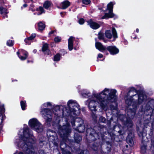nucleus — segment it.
<instances>
[{
	"label": "nucleus",
	"mask_w": 154,
	"mask_h": 154,
	"mask_svg": "<svg viewBox=\"0 0 154 154\" xmlns=\"http://www.w3.org/2000/svg\"><path fill=\"white\" fill-rule=\"evenodd\" d=\"M125 103L130 106L129 111L127 113L129 118L125 123V126L131 128L133 124L131 119H133L135 114L136 107L145 103L147 100L146 95L143 93L137 94V90L134 87H131L125 98Z\"/></svg>",
	"instance_id": "nucleus-2"
},
{
	"label": "nucleus",
	"mask_w": 154,
	"mask_h": 154,
	"mask_svg": "<svg viewBox=\"0 0 154 154\" xmlns=\"http://www.w3.org/2000/svg\"><path fill=\"white\" fill-rule=\"evenodd\" d=\"M75 38L72 36L70 37L68 40V48L69 50L71 51L73 48L75 50L78 49V48L75 46L73 48V43L75 41Z\"/></svg>",
	"instance_id": "nucleus-15"
},
{
	"label": "nucleus",
	"mask_w": 154,
	"mask_h": 154,
	"mask_svg": "<svg viewBox=\"0 0 154 154\" xmlns=\"http://www.w3.org/2000/svg\"><path fill=\"white\" fill-rule=\"evenodd\" d=\"M95 45L96 48L101 52L103 51L106 49V47L103 45L100 42H96Z\"/></svg>",
	"instance_id": "nucleus-18"
},
{
	"label": "nucleus",
	"mask_w": 154,
	"mask_h": 154,
	"mask_svg": "<svg viewBox=\"0 0 154 154\" xmlns=\"http://www.w3.org/2000/svg\"><path fill=\"white\" fill-rule=\"evenodd\" d=\"M55 134V132L51 130H49L47 131V136L49 137V140L57 145V142L58 141V140L57 136H54V134Z\"/></svg>",
	"instance_id": "nucleus-11"
},
{
	"label": "nucleus",
	"mask_w": 154,
	"mask_h": 154,
	"mask_svg": "<svg viewBox=\"0 0 154 154\" xmlns=\"http://www.w3.org/2000/svg\"><path fill=\"white\" fill-rule=\"evenodd\" d=\"M136 38H137L136 36H135L134 38V39H136Z\"/></svg>",
	"instance_id": "nucleus-48"
},
{
	"label": "nucleus",
	"mask_w": 154,
	"mask_h": 154,
	"mask_svg": "<svg viewBox=\"0 0 154 154\" xmlns=\"http://www.w3.org/2000/svg\"><path fill=\"white\" fill-rule=\"evenodd\" d=\"M154 109V99L149 100L146 103L142 106L141 111L144 112L146 115L152 114L153 110Z\"/></svg>",
	"instance_id": "nucleus-8"
},
{
	"label": "nucleus",
	"mask_w": 154,
	"mask_h": 154,
	"mask_svg": "<svg viewBox=\"0 0 154 154\" xmlns=\"http://www.w3.org/2000/svg\"><path fill=\"white\" fill-rule=\"evenodd\" d=\"M52 106V103L50 102H47L43 104L41 106V114L42 116L45 119L46 122L48 125H50L52 120V116L53 113L52 111H53L54 114L57 116L56 121L57 123H59V116L60 115V109H62L64 107L62 105L56 106L53 109L47 108H44V107H50Z\"/></svg>",
	"instance_id": "nucleus-5"
},
{
	"label": "nucleus",
	"mask_w": 154,
	"mask_h": 154,
	"mask_svg": "<svg viewBox=\"0 0 154 154\" xmlns=\"http://www.w3.org/2000/svg\"><path fill=\"white\" fill-rule=\"evenodd\" d=\"M79 154H89V153L88 151L85 150L81 151L80 153Z\"/></svg>",
	"instance_id": "nucleus-36"
},
{
	"label": "nucleus",
	"mask_w": 154,
	"mask_h": 154,
	"mask_svg": "<svg viewBox=\"0 0 154 154\" xmlns=\"http://www.w3.org/2000/svg\"><path fill=\"white\" fill-rule=\"evenodd\" d=\"M60 147L62 151V154H72L68 150H72L71 147L66 145V143H64L63 144L61 143L60 145Z\"/></svg>",
	"instance_id": "nucleus-13"
},
{
	"label": "nucleus",
	"mask_w": 154,
	"mask_h": 154,
	"mask_svg": "<svg viewBox=\"0 0 154 154\" xmlns=\"http://www.w3.org/2000/svg\"><path fill=\"white\" fill-rule=\"evenodd\" d=\"M36 11L38 12V15H41L42 14L45 13V11L43 8L41 7H40L38 8H37Z\"/></svg>",
	"instance_id": "nucleus-26"
},
{
	"label": "nucleus",
	"mask_w": 154,
	"mask_h": 154,
	"mask_svg": "<svg viewBox=\"0 0 154 154\" xmlns=\"http://www.w3.org/2000/svg\"><path fill=\"white\" fill-rule=\"evenodd\" d=\"M31 1L32 2V0H31Z\"/></svg>",
	"instance_id": "nucleus-54"
},
{
	"label": "nucleus",
	"mask_w": 154,
	"mask_h": 154,
	"mask_svg": "<svg viewBox=\"0 0 154 154\" xmlns=\"http://www.w3.org/2000/svg\"><path fill=\"white\" fill-rule=\"evenodd\" d=\"M86 132L87 134L89 132V134L91 136H93L94 137H96V140L97 138L99 139L100 137L102 138L103 137V134H99L98 133H96L94 130L92 128H89L86 130Z\"/></svg>",
	"instance_id": "nucleus-12"
},
{
	"label": "nucleus",
	"mask_w": 154,
	"mask_h": 154,
	"mask_svg": "<svg viewBox=\"0 0 154 154\" xmlns=\"http://www.w3.org/2000/svg\"><path fill=\"white\" fill-rule=\"evenodd\" d=\"M121 117H123V115H121Z\"/></svg>",
	"instance_id": "nucleus-49"
},
{
	"label": "nucleus",
	"mask_w": 154,
	"mask_h": 154,
	"mask_svg": "<svg viewBox=\"0 0 154 154\" xmlns=\"http://www.w3.org/2000/svg\"><path fill=\"white\" fill-rule=\"evenodd\" d=\"M34 7V5H33L32 4V5H30V8H33Z\"/></svg>",
	"instance_id": "nucleus-46"
},
{
	"label": "nucleus",
	"mask_w": 154,
	"mask_h": 154,
	"mask_svg": "<svg viewBox=\"0 0 154 154\" xmlns=\"http://www.w3.org/2000/svg\"><path fill=\"white\" fill-rule=\"evenodd\" d=\"M111 55H114L118 54L119 52V50L115 46H110L106 48Z\"/></svg>",
	"instance_id": "nucleus-16"
},
{
	"label": "nucleus",
	"mask_w": 154,
	"mask_h": 154,
	"mask_svg": "<svg viewBox=\"0 0 154 154\" xmlns=\"http://www.w3.org/2000/svg\"><path fill=\"white\" fill-rule=\"evenodd\" d=\"M99 121L100 122L104 123L106 121V119L104 117L101 116L99 118Z\"/></svg>",
	"instance_id": "nucleus-33"
},
{
	"label": "nucleus",
	"mask_w": 154,
	"mask_h": 154,
	"mask_svg": "<svg viewBox=\"0 0 154 154\" xmlns=\"http://www.w3.org/2000/svg\"><path fill=\"white\" fill-rule=\"evenodd\" d=\"M57 154H60V152H58Z\"/></svg>",
	"instance_id": "nucleus-50"
},
{
	"label": "nucleus",
	"mask_w": 154,
	"mask_h": 154,
	"mask_svg": "<svg viewBox=\"0 0 154 154\" xmlns=\"http://www.w3.org/2000/svg\"><path fill=\"white\" fill-rule=\"evenodd\" d=\"M0 13L4 18H7V9L2 7H0Z\"/></svg>",
	"instance_id": "nucleus-20"
},
{
	"label": "nucleus",
	"mask_w": 154,
	"mask_h": 154,
	"mask_svg": "<svg viewBox=\"0 0 154 154\" xmlns=\"http://www.w3.org/2000/svg\"><path fill=\"white\" fill-rule=\"evenodd\" d=\"M29 10H31L33 12L35 11L34 9H33L32 8H30Z\"/></svg>",
	"instance_id": "nucleus-43"
},
{
	"label": "nucleus",
	"mask_w": 154,
	"mask_h": 154,
	"mask_svg": "<svg viewBox=\"0 0 154 154\" xmlns=\"http://www.w3.org/2000/svg\"><path fill=\"white\" fill-rule=\"evenodd\" d=\"M88 25L93 29H96L99 28L100 25L97 23L93 21L91 19L87 21Z\"/></svg>",
	"instance_id": "nucleus-17"
},
{
	"label": "nucleus",
	"mask_w": 154,
	"mask_h": 154,
	"mask_svg": "<svg viewBox=\"0 0 154 154\" xmlns=\"http://www.w3.org/2000/svg\"><path fill=\"white\" fill-rule=\"evenodd\" d=\"M103 55L101 54H99L98 55V56L97 57V61H98V58H102L103 57Z\"/></svg>",
	"instance_id": "nucleus-38"
},
{
	"label": "nucleus",
	"mask_w": 154,
	"mask_h": 154,
	"mask_svg": "<svg viewBox=\"0 0 154 154\" xmlns=\"http://www.w3.org/2000/svg\"><path fill=\"white\" fill-rule=\"evenodd\" d=\"M54 31H51L49 33V35H51L52 34H53L54 33Z\"/></svg>",
	"instance_id": "nucleus-42"
},
{
	"label": "nucleus",
	"mask_w": 154,
	"mask_h": 154,
	"mask_svg": "<svg viewBox=\"0 0 154 154\" xmlns=\"http://www.w3.org/2000/svg\"><path fill=\"white\" fill-rule=\"evenodd\" d=\"M78 116L69 120L66 119L65 120L66 125L60 127L59 131L60 136L62 138L63 141L67 143L68 140V137L71 132V129L69 122H70L73 128L76 131L79 133L84 132L85 129V127L82 119Z\"/></svg>",
	"instance_id": "nucleus-4"
},
{
	"label": "nucleus",
	"mask_w": 154,
	"mask_h": 154,
	"mask_svg": "<svg viewBox=\"0 0 154 154\" xmlns=\"http://www.w3.org/2000/svg\"><path fill=\"white\" fill-rule=\"evenodd\" d=\"M115 3L110 2L107 6V8L106 11H108V13H106L104 16H103L102 18L103 19H108L109 18H112L114 16V14L112 13V9L113 6Z\"/></svg>",
	"instance_id": "nucleus-9"
},
{
	"label": "nucleus",
	"mask_w": 154,
	"mask_h": 154,
	"mask_svg": "<svg viewBox=\"0 0 154 154\" xmlns=\"http://www.w3.org/2000/svg\"><path fill=\"white\" fill-rule=\"evenodd\" d=\"M136 32H137V33H138L139 32V29H138L137 28L136 29Z\"/></svg>",
	"instance_id": "nucleus-45"
},
{
	"label": "nucleus",
	"mask_w": 154,
	"mask_h": 154,
	"mask_svg": "<svg viewBox=\"0 0 154 154\" xmlns=\"http://www.w3.org/2000/svg\"><path fill=\"white\" fill-rule=\"evenodd\" d=\"M7 44L8 46H11L13 45L14 43L12 40H9L7 41Z\"/></svg>",
	"instance_id": "nucleus-30"
},
{
	"label": "nucleus",
	"mask_w": 154,
	"mask_h": 154,
	"mask_svg": "<svg viewBox=\"0 0 154 154\" xmlns=\"http://www.w3.org/2000/svg\"><path fill=\"white\" fill-rule=\"evenodd\" d=\"M14 154H16V153H14Z\"/></svg>",
	"instance_id": "nucleus-53"
},
{
	"label": "nucleus",
	"mask_w": 154,
	"mask_h": 154,
	"mask_svg": "<svg viewBox=\"0 0 154 154\" xmlns=\"http://www.w3.org/2000/svg\"><path fill=\"white\" fill-rule=\"evenodd\" d=\"M82 2L83 4L85 5H88L91 2L90 0H82Z\"/></svg>",
	"instance_id": "nucleus-34"
},
{
	"label": "nucleus",
	"mask_w": 154,
	"mask_h": 154,
	"mask_svg": "<svg viewBox=\"0 0 154 154\" xmlns=\"http://www.w3.org/2000/svg\"><path fill=\"white\" fill-rule=\"evenodd\" d=\"M84 22V20L82 18L80 19L79 21V23L80 24H82Z\"/></svg>",
	"instance_id": "nucleus-37"
},
{
	"label": "nucleus",
	"mask_w": 154,
	"mask_h": 154,
	"mask_svg": "<svg viewBox=\"0 0 154 154\" xmlns=\"http://www.w3.org/2000/svg\"><path fill=\"white\" fill-rule=\"evenodd\" d=\"M38 29L39 30H42L45 28V24L42 22H40L38 23Z\"/></svg>",
	"instance_id": "nucleus-24"
},
{
	"label": "nucleus",
	"mask_w": 154,
	"mask_h": 154,
	"mask_svg": "<svg viewBox=\"0 0 154 154\" xmlns=\"http://www.w3.org/2000/svg\"><path fill=\"white\" fill-rule=\"evenodd\" d=\"M61 55L59 54H57L54 56V60L55 61H59L60 59Z\"/></svg>",
	"instance_id": "nucleus-25"
},
{
	"label": "nucleus",
	"mask_w": 154,
	"mask_h": 154,
	"mask_svg": "<svg viewBox=\"0 0 154 154\" xmlns=\"http://www.w3.org/2000/svg\"><path fill=\"white\" fill-rule=\"evenodd\" d=\"M145 152V150H144V152Z\"/></svg>",
	"instance_id": "nucleus-52"
},
{
	"label": "nucleus",
	"mask_w": 154,
	"mask_h": 154,
	"mask_svg": "<svg viewBox=\"0 0 154 154\" xmlns=\"http://www.w3.org/2000/svg\"><path fill=\"white\" fill-rule=\"evenodd\" d=\"M27 5L26 4H25L23 5V6L21 7V8L22 9L23 8H26V7H27Z\"/></svg>",
	"instance_id": "nucleus-41"
},
{
	"label": "nucleus",
	"mask_w": 154,
	"mask_h": 154,
	"mask_svg": "<svg viewBox=\"0 0 154 154\" xmlns=\"http://www.w3.org/2000/svg\"><path fill=\"white\" fill-rule=\"evenodd\" d=\"M35 36L36 35L35 34H32L28 38L32 41V40L33 39Z\"/></svg>",
	"instance_id": "nucleus-35"
},
{
	"label": "nucleus",
	"mask_w": 154,
	"mask_h": 154,
	"mask_svg": "<svg viewBox=\"0 0 154 154\" xmlns=\"http://www.w3.org/2000/svg\"><path fill=\"white\" fill-rule=\"evenodd\" d=\"M26 127L21 129L18 133L19 139H17L15 144L19 148L21 149L25 154H35L34 139L32 131L26 125Z\"/></svg>",
	"instance_id": "nucleus-3"
},
{
	"label": "nucleus",
	"mask_w": 154,
	"mask_h": 154,
	"mask_svg": "<svg viewBox=\"0 0 154 154\" xmlns=\"http://www.w3.org/2000/svg\"><path fill=\"white\" fill-rule=\"evenodd\" d=\"M48 45L46 43L43 45L42 51L45 54L49 55L50 54V51L48 49Z\"/></svg>",
	"instance_id": "nucleus-19"
},
{
	"label": "nucleus",
	"mask_w": 154,
	"mask_h": 154,
	"mask_svg": "<svg viewBox=\"0 0 154 154\" xmlns=\"http://www.w3.org/2000/svg\"><path fill=\"white\" fill-rule=\"evenodd\" d=\"M126 141L130 146H132L133 145L134 142L133 138L132 137H130L129 135L127 137Z\"/></svg>",
	"instance_id": "nucleus-22"
},
{
	"label": "nucleus",
	"mask_w": 154,
	"mask_h": 154,
	"mask_svg": "<svg viewBox=\"0 0 154 154\" xmlns=\"http://www.w3.org/2000/svg\"><path fill=\"white\" fill-rule=\"evenodd\" d=\"M18 154H23V153L22 152H20Z\"/></svg>",
	"instance_id": "nucleus-47"
},
{
	"label": "nucleus",
	"mask_w": 154,
	"mask_h": 154,
	"mask_svg": "<svg viewBox=\"0 0 154 154\" xmlns=\"http://www.w3.org/2000/svg\"><path fill=\"white\" fill-rule=\"evenodd\" d=\"M112 33L110 30H106L105 31V35L106 37L109 39H111L113 37V41H114L118 38L117 32L115 29L112 28Z\"/></svg>",
	"instance_id": "nucleus-10"
},
{
	"label": "nucleus",
	"mask_w": 154,
	"mask_h": 154,
	"mask_svg": "<svg viewBox=\"0 0 154 154\" xmlns=\"http://www.w3.org/2000/svg\"><path fill=\"white\" fill-rule=\"evenodd\" d=\"M24 41L26 44L28 45H30L32 42V41L30 40V39L28 38H26L25 39Z\"/></svg>",
	"instance_id": "nucleus-32"
},
{
	"label": "nucleus",
	"mask_w": 154,
	"mask_h": 154,
	"mask_svg": "<svg viewBox=\"0 0 154 154\" xmlns=\"http://www.w3.org/2000/svg\"><path fill=\"white\" fill-rule=\"evenodd\" d=\"M74 138L75 142L77 143H79L82 140V137L76 133L75 134Z\"/></svg>",
	"instance_id": "nucleus-23"
},
{
	"label": "nucleus",
	"mask_w": 154,
	"mask_h": 154,
	"mask_svg": "<svg viewBox=\"0 0 154 154\" xmlns=\"http://www.w3.org/2000/svg\"><path fill=\"white\" fill-rule=\"evenodd\" d=\"M70 5V3L68 1L65 0L62 2L60 6L62 9H65L68 8Z\"/></svg>",
	"instance_id": "nucleus-21"
},
{
	"label": "nucleus",
	"mask_w": 154,
	"mask_h": 154,
	"mask_svg": "<svg viewBox=\"0 0 154 154\" xmlns=\"http://www.w3.org/2000/svg\"><path fill=\"white\" fill-rule=\"evenodd\" d=\"M65 110L60 111V113H62V115H59V117H67V119L65 120L70 119L75 117L79 116L80 113V108L79 105L77 103L76 101L73 100H69L67 103V108H65Z\"/></svg>",
	"instance_id": "nucleus-6"
},
{
	"label": "nucleus",
	"mask_w": 154,
	"mask_h": 154,
	"mask_svg": "<svg viewBox=\"0 0 154 154\" xmlns=\"http://www.w3.org/2000/svg\"><path fill=\"white\" fill-rule=\"evenodd\" d=\"M29 126L37 133H41L43 130V125L35 118L30 119L28 122Z\"/></svg>",
	"instance_id": "nucleus-7"
},
{
	"label": "nucleus",
	"mask_w": 154,
	"mask_h": 154,
	"mask_svg": "<svg viewBox=\"0 0 154 154\" xmlns=\"http://www.w3.org/2000/svg\"><path fill=\"white\" fill-rule=\"evenodd\" d=\"M121 131H118V132H119V133H120V132Z\"/></svg>",
	"instance_id": "nucleus-51"
},
{
	"label": "nucleus",
	"mask_w": 154,
	"mask_h": 154,
	"mask_svg": "<svg viewBox=\"0 0 154 154\" xmlns=\"http://www.w3.org/2000/svg\"><path fill=\"white\" fill-rule=\"evenodd\" d=\"M51 3L50 2L46 1L44 3L43 6L46 9H47L50 6Z\"/></svg>",
	"instance_id": "nucleus-28"
},
{
	"label": "nucleus",
	"mask_w": 154,
	"mask_h": 154,
	"mask_svg": "<svg viewBox=\"0 0 154 154\" xmlns=\"http://www.w3.org/2000/svg\"><path fill=\"white\" fill-rule=\"evenodd\" d=\"M61 52L62 53L63 55H64L65 54L67 53V52L63 49L61 50Z\"/></svg>",
	"instance_id": "nucleus-39"
},
{
	"label": "nucleus",
	"mask_w": 154,
	"mask_h": 154,
	"mask_svg": "<svg viewBox=\"0 0 154 154\" xmlns=\"http://www.w3.org/2000/svg\"><path fill=\"white\" fill-rule=\"evenodd\" d=\"M20 105L22 109L24 110L25 109V108L26 106V102L25 101H20Z\"/></svg>",
	"instance_id": "nucleus-27"
},
{
	"label": "nucleus",
	"mask_w": 154,
	"mask_h": 154,
	"mask_svg": "<svg viewBox=\"0 0 154 154\" xmlns=\"http://www.w3.org/2000/svg\"><path fill=\"white\" fill-rule=\"evenodd\" d=\"M98 37L99 39H102L103 40L104 38V35L103 33L100 32L98 34Z\"/></svg>",
	"instance_id": "nucleus-29"
},
{
	"label": "nucleus",
	"mask_w": 154,
	"mask_h": 154,
	"mask_svg": "<svg viewBox=\"0 0 154 154\" xmlns=\"http://www.w3.org/2000/svg\"><path fill=\"white\" fill-rule=\"evenodd\" d=\"M18 57L21 60H25L28 56V53L26 51L21 50L17 53Z\"/></svg>",
	"instance_id": "nucleus-14"
},
{
	"label": "nucleus",
	"mask_w": 154,
	"mask_h": 154,
	"mask_svg": "<svg viewBox=\"0 0 154 154\" xmlns=\"http://www.w3.org/2000/svg\"><path fill=\"white\" fill-rule=\"evenodd\" d=\"M37 52V50L36 49H34L33 51V52L34 53H35Z\"/></svg>",
	"instance_id": "nucleus-44"
},
{
	"label": "nucleus",
	"mask_w": 154,
	"mask_h": 154,
	"mask_svg": "<svg viewBox=\"0 0 154 154\" xmlns=\"http://www.w3.org/2000/svg\"><path fill=\"white\" fill-rule=\"evenodd\" d=\"M117 91L115 89L105 88L102 91L95 93L93 91L92 96L90 97V92L87 90H83L82 94L84 97L89 98L85 102V104L88 106L92 112V117L96 121L97 116L94 112L97 111L98 105L103 110L106 111L109 106L113 103L116 101L117 96L116 95Z\"/></svg>",
	"instance_id": "nucleus-1"
},
{
	"label": "nucleus",
	"mask_w": 154,
	"mask_h": 154,
	"mask_svg": "<svg viewBox=\"0 0 154 154\" xmlns=\"http://www.w3.org/2000/svg\"><path fill=\"white\" fill-rule=\"evenodd\" d=\"M39 154H46L44 152V151L43 150H40L39 152Z\"/></svg>",
	"instance_id": "nucleus-40"
},
{
	"label": "nucleus",
	"mask_w": 154,
	"mask_h": 154,
	"mask_svg": "<svg viewBox=\"0 0 154 154\" xmlns=\"http://www.w3.org/2000/svg\"><path fill=\"white\" fill-rule=\"evenodd\" d=\"M61 38L58 36H56L54 38V41L56 42H60Z\"/></svg>",
	"instance_id": "nucleus-31"
}]
</instances>
